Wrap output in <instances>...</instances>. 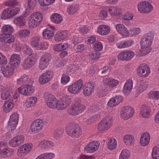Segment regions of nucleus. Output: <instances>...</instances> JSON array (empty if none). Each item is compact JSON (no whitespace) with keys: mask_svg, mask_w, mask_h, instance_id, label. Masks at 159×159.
I'll return each mask as SVG.
<instances>
[{"mask_svg":"<svg viewBox=\"0 0 159 159\" xmlns=\"http://www.w3.org/2000/svg\"><path fill=\"white\" fill-rule=\"evenodd\" d=\"M66 133L69 136L73 137H78L82 134V130L79 125L74 122H70L66 128Z\"/></svg>","mask_w":159,"mask_h":159,"instance_id":"nucleus-1","label":"nucleus"},{"mask_svg":"<svg viewBox=\"0 0 159 159\" xmlns=\"http://www.w3.org/2000/svg\"><path fill=\"white\" fill-rule=\"evenodd\" d=\"M42 15L38 12L34 13L29 17V26L30 28L36 27L42 20Z\"/></svg>","mask_w":159,"mask_h":159,"instance_id":"nucleus-2","label":"nucleus"},{"mask_svg":"<svg viewBox=\"0 0 159 159\" xmlns=\"http://www.w3.org/2000/svg\"><path fill=\"white\" fill-rule=\"evenodd\" d=\"M154 36V33L149 32L143 37L140 41L141 48L145 49L149 48L152 45Z\"/></svg>","mask_w":159,"mask_h":159,"instance_id":"nucleus-3","label":"nucleus"},{"mask_svg":"<svg viewBox=\"0 0 159 159\" xmlns=\"http://www.w3.org/2000/svg\"><path fill=\"white\" fill-rule=\"evenodd\" d=\"M113 120L111 116H107L98 124V129L99 131H104L108 129L112 125Z\"/></svg>","mask_w":159,"mask_h":159,"instance_id":"nucleus-4","label":"nucleus"},{"mask_svg":"<svg viewBox=\"0 0 159 159\" xmlns=\"http://www.w3.org/2000/svg\"><path fill=\"white\" fill-rule=\"evenodd\" d=\"M139 11L142 13H148L153 9V7L151 4L147 1L140 2L137 5Z\"/></svg>","mask_w":159,"mask_h":159,"instance_id":"nucleus-5","label":"nucleus"},{"mask_svg":"<svg viewBox=\"0 0 159 159\" xmlns=\"http://www.w3.org/2000/svg\"><path fill=\"white\" fill-rule=\"evenodd\" d=\"M44 122L40 119H38L34 120L30 126V129L32 132L37 133L41 131L44 125Z\"/></svg>","mask_w":159,"mask_h":159,"instance_id":"nucleus-6","label":"nucleus"},{"mask_svg":"<svg viewBox=\"0 0 159 159\" xmlns=\"http://www.w3.org/2000/svg\"><path fill=\"white\" fill-rule=\"evenodd\" d=\"M5 143L3 142H0V155L3 158H6L11 156L13 154L14 150L5 146Z\"/></svg>","mask_w":159,"mask_h":159,"instance_id":"nucleus-7","label":"nucleus"},{"mask_svg":"<svg viewBox=\"0 0 159 159\" xmlns=\"http://www.w3.org/2000/svg\"><path fill=\"white\" fill-rule=\"evenodd\" d=\"M51 58V53H46L41 57L39 62V68L41 70L45 69L49 63V61Z\"/></svg>","mask_w":159,"mask_h":159,"instance_id":"nucleus-8","label":"nucleus"},{"mask_svg":"<svg viewBox=\"0 0 159 159\" xmlns=\"http://www.w3.org/2000/svg\"><path fill=\"white\" fill-rule=\"evenodd\" d=\"M34 87L32 85H24L18 89L19 93L25 95H30L34 91Z\"/></svg>","mask_w":159,"mask_h":159,"instance_id":"nucleus-9","label":"nucleus"},{"mask_svg":"<svg viewBox=\"0 0 159 159\" xmlns=\"http://www.w3.org/2000/svg\"><path fill=\"white\" fill-rule=\"evenodd\" d=\"M53 74L52 71H46L40 76L39 79V82L42 84L47 83L53 78Z\"/></svg>","mask_w":159,"mask_h":159,"instance_id":"nucleus-10","label":"nucleus"},{"mask_svg":"<svg viewBox=\"0 0 159 159\" xmlns=\"http://www.w3.org/2000/svg\"><path fill=\"white\" fill-rule=\"evenodd\" d=\"M135 55L134 53L132 51L128 50L122 52L118 56V60L121 61H128L130 60Z\"/></svg>","mask_w":159,"mask_h":159,"instance_id":"nucleus-11","label":"nucleus"},{"mask_svg":"<svg viewBox=\"0 0 159 159\" xmlns=\"http://www.w3.org/2000/svg\"><path fill=\"white\" fill-rule=\"evenodd\" d=\"M137 73L142 77H147L150 73V69L146 64H141L137 69Z\"/></svg>","mask_w":159,"mask_h":159,"instance_id":"nucleus-12","label":"nucleus"},{"mask_svg":"<svg viewBox=\"0 0 159 159\" xmlns=\"http://www.w3.org/2000/svg\"><path fill=\"white\" fill-rule=\"evenodd\" d=\"M83 81L81 80H79L69 86L68 90L70 92L75 94L80 90L83 87Z\"/></svg>","mask_w":159,"mask_h":159,"instance_id":"nucleus-13","label":"nucleus"},{"mask_svg":"<svg viewBox=\"0 0 159 159\" xmlns=\"http://www.w3.org/2000/svg\"><path fill=\"white\" fill-rule=\"evenodd\" d=\"M94 83L92 82H89L85 86L83 87V93L85 96H90L94 91Z\"/></svg>","mask_w":159,"mask_h":159,"instance_id":"nucleus-14","label":"nucleus"},{"mask_svg":"<svg viewBox=\"0 0 159 159\" xmlns=\"http://www.w3.org/2000/svg\"><path fill=\"white\" fill-rule=\"evenodd\" d=\"M68 99L66 98L63 97L57 100V109H62L66 108L69 106L70 103L68 102Z\"/></svg>","mask_w":159,"mask_h":159,"instance_id":"nucleus-15","label":"nucleus"},{"mask_svg":"<svg viewBox=\"0 0 159 159\" xmlns=\"http://www.w3.org/2000/svg\"><path fill=\"white\" fill-rule=\"evenodd\" d=\"M99 145L98 141H93L90 142L86 146L85 150L88 153H92L98 149Z\"/></svg>","mask_w":159,"mask_h":159,"instance_id":"nucleus-16","label":"nucleus"},{"mask_svg":"<svg viewBox=\"0 0 159 159\" xmlns=\"http://www.w3.org/2000/svg\"><path fill=\"white\" fill-rule=\"evenodd\" d=\"M123 100V98L122 96L116 95L110 99L107 105L111 107H115L118 105Z\"/></svg>","mask_w":159,"mask_h":159,"instance_id":"nucleus-17","label":"nucleus"},{"mask_svg":"<svg viewBox=\"0 0 159 159\" xmlns=\"http://www.w3.org/2000/svg\"><path fill=\"white\" fill-rule=\"evenodd\" d=\"M55 28L50 26L46 29L43 32V36L46 39H49L54 35Z\"/></svg>","mask_w":159,"mask_h":159,"instance_id":"nucleus-18","label":"nucleus"},{"mask_svg":"<svg viewBox=\"0 0 159 159\" xmlns=\"http://www.w3.org/2000/svg\"><path fill=\"white\" fill-rule=\"evenodd\" d=\"M1 70L5 77L9 78L13 75L14 70L13 67L6 66H2L1 68Z\"/></svg>","mask_w":159,"mask_h":159,"instance_id":"nucleus-19","label":"nucleus"},{"mask_svg":"<svg viewBox=\"0 0 159 159\" xmlns=\"http://www.w3.org/2000/svg\"><path fill=\"white\" fill-rule=\"evenodd\" d=\"M117 31L124 37H127L129 33L127 29L122 24H117L116 25Z\"/></svg>","mask_w":159,"mask_h":159,"instance_id":"nucleus-20","label":"nucleus"},{"mask_svg":"<svg viewBox=\"0 0 159 159\" xmlns=\"http://www.w3.org/2000/svg\"><path fill=\"white\" fill-rule=\"evenodd\" d=\"M150 139V135L148 133L146 132L142 134L140 138V144L143 146L148 145L149 143Z\"/></svg>","mask_w":159,"mask_h":159,"instance_id":"nucleus-21","label":"nucleus"},{"mask_svg":"<svg viewBox=\"0 0 159 159\" xmlns=\"http://www.w3.org/2000/svg\"><path fill=\"white\" fill-rule=\"evenodd\" d=\"M134 113V110H121L120 116L122 119L127 120L131 117Z\"/></svg>","mask_w":159,"mask_h":159,"instance_id":"nucleus-22","label":"nucleus"},{"mask_svg":"<svg viewBox=\"0 0 159 159\" xmlns=\"http://www.w3.org/2000/svg\"><path fill=\"white\" fill-rule=\"evenodd\" d=\"M133 88V81L131 80H127L124 87L123 92L125 94L128 95Z\"/></svg>","mask_w":159,"mask_h":159,"instance_id":"nucleus-23","label":"nucleus"},{"mask_svg":"<svg viewBox=\"0 0 159 159\" xmlns=\"http://www.w3.org/2000/svg\"><path fill=\"white\" fill-rule=\"evenodd\" d=\"M12 93L8 89H6L3 90L1 94V98L6 101L9 100L11 101L12 99Z\"/></svg>","mask_w":159,"mask_h":159,"instance_id":"nucleus-24","label":"nucleus"},{"mask_svg":"<svg viewBox=\"0 0 159 159\" xmlns=\"http://www.w3.org/2000/svg\"><path fill=\"white\" fill-rule=\"evenodd\" d=\"M20 56L17 54L12 55L10 59V63L13 67L19 64L20 62Z\"/></svg>","mask_w":159,"mask_h":159,"instance_id":"nucleus-25","label":"nucleus"},{"mask_svg":"<svg viewBox=\"0 0 159 159\" xmlns=\"http://www.w3.org/2000/svg\"><path fill=\"white\" fill-rule=\"evenodd\" d=\"M15 40L14 36L11 34L6 36H0V41L6 43H11L13 42Z\"/></svg>","mask_w":159,"mask_h":159,"instance_id":"nucleus-26","label":"nucleus"},{"mask_svg":"<svg viewBox=\"0 0 159 159\" xmlns=\"http://www.w3.org/2000/svg\"><path fill=\"white\" fill-rule=\"evenodd\" d=\"M13 29L11 26L9 25H5L2 28V33L0 34V36H6L11 34L13 32Z\"/></svg>","mask_w":159,"mask_h":159,"instance_id":"nucleus-27","label":"nucleus"},{"mask_svg":"<svg viewBox=\"0 0 159 159\" xmlns=\"http://www.w3.org/2000/svg\"><path fill=\"white\" fill-rule=\"evenodd\" d=\"M110 29L108 26L102 25L99 26L98 29V32L102 35H106L110 31Z\"/></svg>","mask_w":159,"mask_h":159,"instance_id":"nucleus-28","label":"nucleus"},{"mask_svg":"<svg viewBox=\"0 0 159 159\" xmlns=\"http://www.w3.org/2000/svg\"><path fill=\"white\" fill-rule=\"evenodd\" d=\"M54 143L51 141L44 140L40 142L39 146L42 149H45L53 147L54 146Z\"/></svg>","mask_w":159,"mask_h":159,"instance_id":"nucleus-29","label":"nucleus"},{"mask_svg":"<svg viewBox=\"0 0 159 159\" xmlns=\"http://www.w3.org/2000/svg\"><path fill=\"white\" fill-rule=\"evenodd\" d=\"M12 14L11 8H9L3 11L1 17L2 19H6L12 17L13 16Z\"/></svg>","mask_w":159,"mask_h":159,"instance_id":"nucleus-30","label":"nucleus"},{"mask_svg":"<svg viewBox=\"0 0 159 159\" xmlns=\"http://www.w3.org/2000/svg\"><path fill=\"white\" fill-rule=\"evenodd\" d=\"M34 64V62L30 58H26L22 64V67L25 69L31 67Z\"/></svg>","mask_w":159,"mask_h":159,"instance_id":"nucleus-31","label":"nucleus"},{"mask_svg":"<svg viewBox=\"0 0 159 159\" xmlns=\"http://www.w3.org/2000/svg\"><path fill=\"white\" fill-rule=\"evenodd\" d=\"M108 148L111 150L114 149L116 147L117 142L113 138H110L107 142Z\"/></svg>","mask_w":159,"mask_h":159,"instance_id":"nucleus-32","label":"nucleus"},{"mask_svg":"<svg viewBox=\"0 0 159 159\" xmlns=\"http://www.w3.org/2000/svg\"><path fill=\"white\" fill-rule=\"evenodd\" d=\"M51 20L56 24H59L62 20L61 16L58 13H54L51 16Z\"/></svg>","mask_w":159,"mask_h":159,"instance_id":"nucleus-33","label":"nucleus"},{"mask_svg":"<svg viewBox=\"0 0 159 159\" xmlns=\"http://www.w3.org/2000/svg\"><path fill=\"white\" fill-rule=\"evenodd\" d=\"M133 43L134 42L132 40H127L118 43L117 44V45L118 48H127L131 46Z\"/></svg>","mask_w":159,"mask_h":159,"instance_id":"nucleus-34","label":"nucleus"},{"mask_svg":"<svg viewBox=\"0 0 159 159\" xmlns=\"http://www.w3.org/2000/svg\"><path fill=\"white\" fill-rule=\"evenodd\" d=\"M32 146V145L31 143L24 145L18 149V151L20 153H25L30 151L31 149Z\"/></svg>","mask_w":159,"mask_h":159,"instance_id":"nucleus-35","label":"nucleus"},{"mask_svg":"<svg viewBox=\"0 0 159 159\" xmlns=\"http://www.w3.org/2000/svg\"><path fill=\"white\" fill-rule=\"evenodd\" d=\"M79 8L78 5L76 3H73L68 8V12L69 14H74L79 9Z\"/></svg>","mask_w":159,"mask_h":159,"instance_id":"nucleus-36","label":"nucleus"},{"mask_svg":"<svg viewBox=\"0 0 159 159\" xmlns=\"http://www.w3.org/2000/svg\"><path fill=\"white\" fill-rule=\"evenodd\" d=\"M25 22V20L23 16L18 17L15 19L14 22L17 25L21 26L24 25Z\"/></svg>","mask_w":159,"mask_h":159,"instance_id":"nucleus-37","label":"nucleus"},{"mask_svg":"<svg viewBox=\"0 0 159 159\" xmlns=\"http://www.w3.org/2000/svg\"><path fill=\"white\" fill-rule=\"evenodd\" d=\"M86 108L84 105L81 104L80 101H76L75 103L72 105L71 109H85Z\"/></svg>","mask_w":159,"mask_h":159,"instance_id":"nucleus-38","label":"nucleus"},{"mask_svg":"<svg viewBox=\"0 0 159 159\" xmlns=\"http://www.w3.org/2000/svg\"><path fill=\"white\" fill-rule=\"evenodd\" d=\"M152 157L153 159H159V146L154 147L152 149Z\"/></svg>","mask_w":159,"mask_h":159,"instance_id":"nucleus-39","label":"nucleus"},{"mask_svg":"<svg viewBox=\"0 0 159 159\" xmlns=\"http://www.w3.org/2000/svg\"><path fill=\"white\" fill-rule=\"evenodd\" d=\"M134 137L133 136L127 134L124 137V141L126 145H129L131 144L134 140Z\"/></svg>","mask_w":159,"mask_h":159,"instance_id":"nucleus-40","label":"nucleus"},{"mask_svg":"<svg viewBox=\"0 0 159 159\" xmlns=\"http://www.w3.org/2000/svg\"><path fill=\"white\" fill-rule=\"evenodd\" d=\"M109 12L111 15L117 16L121 14V10L117 7H113L109 10Z\"/></svg>","mask_w":159,"mask_h":159,"instance_id":"nucleus-41","label":"nucleus"},{"mask_svg":"<svg viewBox=\"0 0 159 159\" xmlns=\"http://www.w3.org/2000/svg\"><path fill=\"white\" fill-rule=\"evenodd\" d=\"M129 156V150L125 149L122 151L119 157V159H128Z\"/></svg>","mask_w":159,"mask_h":159,"instance_id":"nucleus-42","label":"nucleus"},{"mask_svg":"<svg viewBox=\"0 0 159 159\" xmlns=\"http://www.w3.org/2000/svg\"><path fill=\"white\" fill-rule=\"evenodd\" d=\"M14 106L13 101L12 99L6 101L3 105L4 109H11Z\"/></svg>","mask_w":159,"mask_h":159,"instance_id":"nucleus-43","label":"nucleus"},{"mask_svg":"<svg viewBox=\"0 0 159 159\" xmlns=\"http://www.w3.org/2000/svg\"><path fill=\"white\" fill-rule=\"evenodd\" d=\"M148 98L154 100L159 99V91H156L151 92L148 94Z\"/></svg>","mask_w":159,"mask_h":159,"instance_id":"nucleus-44","label":"nucleus"},{"mask_svg":"<svg viewBox=\"0 0 159 159\" xmlns=\"http://www.w3.org/2000/svg\"><path fill=\"white\" fill-rule=\"evenodd\" d=\"M70 78L67 73H64L62 75L61 82L62 84H65L70 81Z\"/></svg>","mask_w":159,"mask_h":159,"instance_id":"nucleus-45","label":"nucleus"},{"mask_svg":"<svg viewBox=\"0 0 159 159\" xmlns=\"http://www.w3.org/2000/svg\"><path fill=\"white\" fill-rule=\"evenodd\" d=\"M45 98L46 100V103L48 102H50L56 99L55 97L53 95L50 93H47L45 94Z\"/></svg>","mask_w":159,"mask_h":159,"instance_id":"nucleus-46","label":"nucleus"},{"mask_svg":"<svg viewBox=\"0 0 159 159\" xmlns=\"http://www.w3.org/2000/svg\"><path fill=\"white\" fill-rule=\"evenodd\" d=\"M83 112L82 110H68V114L71 116H76Z\"/></svg>","mask_w":159,"mask_h":159,"instance_id":"nucleus-47","label":"nucleus"},{"mask_svg":"<svg viewBox=\"0 0 159 159\" xmlns=\"http://www.w3.org/2000/svg\"><path fill=\"white\" fill-rule=\"evenodd\" d=\"M40 39L37 37H34L32 38L31 41V45L34 47H37L39 45Z\"/></svg>","mask_w":159,"mask_h":159,"instance_id":"nucleus-48","label":"nucleus"},{"mask_svg":"<svg viewBox=\"0 0 159 159\" xmlns=\"http://www.w3.org/2000/svg\"><path fill=\"white\" fill-rule=\"evenodd\" d=\"M86 48V46L84 44H80L77 45L76 47V51L77 52H82Z\"/></svg>","mask_w":159,"mask_h":159,"instance_id":"nucleus-49","label":"nucleus"},{"mask_svg":"<svg viewBox=\"0 0 159 159\" xmlns=\"http://www.w3.org/2000/svg\"><path fill=\"white\" fill-rule=\"evenodd\" d=\"M16 139V138L14 137L10 141L9 144L10 146L13 147H16L20 145Z\"/></svg>","mask_w":159,"mask_h":159,"instance_id":"nucleus-50","label":"nucleus"},{"mask_svg":"<svg viewBox=\"0 0 159 159\" xmlns=\"http://www.w3.org/2000/svg\"><path fill=\"white\" fill-rule=\"evenodd\" d=\"M84 123L87 125H89L93 123L96 121L95 118L94 117L91 116L88 119H84Z\"/></svg>","mask_w":159,"mask_h":159,"instance_id":"nucleus-51","label":"nucleus"},{"mask_svg":"<svg viewBox=\"0 0 159 159\" xmlns=\"http://www.w3.org/2000/svg\"><path fill=\"white\" fill-rule=\"evenodd\" d=\"M102 45L100 42L96 41L94 45V49L96 51H100L102 49Z\"/></svg>","mask_w":159,"mask_h":159,"instance_id":"nucleus-52","label":"nucleus"},{"mask_svg":"<svg viewBox=\"0 0 159 159\" xmlns=\"http://www.w3.org/2000/svg\"><path fill=\"white\" fill-rule=\"evenodd\" d=\"M48 48V43H41L37 47V49L38 50H41L43 51L47 49Z\"/></svg>","mask_w":159,"mask_h":159,"instance_id":"nucleus-53","label":"nucleus"},{"mask_svg":"<svg viewBox=\"0 0 159 159\" xmlns=\"http://www.w3.org/2000/svg\"><path fill=\"white\" fill-rule=\"evenodd\" d=\"M24 53L29 56L32 54V51L31 48L27 46H25L22 49Z\"/></svg>","mask_w":159,"mask_h":159,"instance_id":"nucleus-54","label":"nucleus"},{"mask_svg":"<svg viewBox=\"0 0 159 159\" xmlns=\"http://www.w3.org/2000/svg\"><path fill=\"white\" fill-rule=\"evenodd\" d=\"M57 100L56 99L50 102H48V103H46L47 105L50 108H51L57 109Z\"/></svg>","mask_w":159,"mask_h":159,"instance_id":"nucleus-55","label":"nucleus"},{"mask_svg":"<svg viewBox=\"0 0 159 159\" xmlns=\"http://www.w3.org/2000/svg\"><path fill=\"white\" fill-rule=\"evenodd\" d=\"M63 133L62 130L60 129H57L54 132V137L56 139H57L61 137V135Z\"/></svg>","mask_w":159,"mask_h":159,"instance_id":"nucleus-56","label":"nucleus"},{"mask_svg":"<svg viewBox=\"0 0 159 159\" xmlns=\"http://www.w3.org/2000/svg\"><path fill=\"white\" fill-rule=\"evenodd\" d=\"M30 34V31L27 29L21 30L20 32L19 35L21 37H25L28 36Z\"/></svg>","mask_w":159,"mask_h":159,"instance_id":"nucleus-57","label":"nucleus"},{"mask_svg":"<svg viewBox=\"0 0 159 159\" xmlns=\"http://www.w3.org/2000/svg\"><path fill=\"white\" fill-rule=\"evenodd\" d=\"M18 114L17 113L12 114L10 116L9 121L18 122Z\"/></svg>","mask_w":159,"mask_h":159,"instance_id":"nucleus-58","label":"nucleus"},{"mask_svg":"<svg viewBox=\"0 0 159 159\" xmlns=\"http://www.w3.org/2000/svg\"><path fill=\"white\" fill-rule=\"evenodd\" d=\"M28 79V76L27 75H23L21 78L17 80V83L21 84L25 82Z\"/></svg>","mask_w":159,"mask_h":159,"instance_id":"nucleus-59","label":"nucleus"},{"mask_svg":"<svg viewBox=\"0 0 159 159\" xmlns=\"http://www.w3.org/2000/svg\"><path fill=\"white\" fill-rule=\"evenodd\" d=\"M18 122L9 121L8 123V126L9 127H10L11 131L13 130L16 129Z\"/></svg>","mask_w":159,"mask_h":159,"instance_id":"nucleus-60","label":"nucleus"},{"mask_svg":"<svg viewBox=\"0 0 159 159\" xmlns=\"http://www.w3.org/2000/svg\"><path fill=\"white\" fill-rule=\"evenodd\" d=\"M89 55L92 59H94L98 58L100 56L99 52L96 51L92 52H90Z\"/></svg>","mask_w":159,"mask_h":159,"instance_id":"nucleus-61","label":"nucleus"},{"mask_svg":"<svg viewBox=\"0 0 159 159\" xmlns=\"http://www.w3.org/2000/svg\"><path fill=\"white\" fill-rule=\"evenodd\" d=\"M18 2L16 0H10L9 1L6 2L5 5L10 7H13L16 5Z\"/></svg>","mask_w":159,"mask_h":159,"instance_id":"nucleus-62","label":"nucleus"},{"mask_svg":"<svg viewBox=\"0 0 159 159\" xmlns=\"http://www.w3.org/2000/svg\"><path fill=\"white\" fill-rule=\"evenodd\" d=\"M133 17V15L129 13H126L123 17V20H132Z\"/></svg>","mask_w":159,"mask_h":159,"instance_id":"nucleus-63","label":"nucleus"},{"mask_svg":"<svg viewBox=\"0 0 159 159\" xmlns=\"http://www.w3.org/2000/svg\"><path fill=\"white\" fill-rule=\"evenodd\" d=\"M43 154L44 155L45 159H52L55 157L54 154L51 152L46 153Z\"/></svg>","mask_w":159,"mask_h":159,"instance_id":"nucleus-64","label":"nucleus"}]
</instances>
